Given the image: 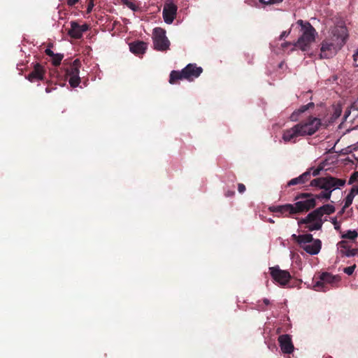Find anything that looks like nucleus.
Instances as JSON below:
<instances>
[{
    "instance_id": "nucleus-1",
    "label": "nucleus",
    "mask_w": 358,
    "mask_h": 358,
    "mask_svg": "<svg viewBox=\"0 0 358 358\" xmlns=\"http://www.w3.org/2000/svg\"><path fill=\"white\" fill-rule=\"evenodd\" d=\"M348 38L347 27L343 24L336 25L331 31V36L324 39L321 44V57H332L345 44Z\"/></svg>"
},
{
    "instance_id": "nucleus-2",
    "label": "nucleus",
    "mask_w": 358,
    "mask_h": 358,
    "mask_svg": "<svg viewBox=\"0 0 358 358\" xmlns=\"http://www.w3.org/2000/svg\"><path fill=\"white\" fill-rule=\"evenodd\" d=\"M321 120L310 116L292 128L283 131L282 139L285 142L296 143L297 138L313 135L320 127Z\"/></svg>"
},
{
    "instance_id": "nucleus-3",
    "label": "nucleus",
    "mask_w": 358,
    "mask_h": 358,
    "mask_svg": "<svg viewBox=\"0 0 358 358\" xmlns=\"http://www.w3.org/2000/svg\"><path fill=\"white\" fill-rule=\"evenodd\" d=\"M296 24L300 27L299 32L301 33V36L294 43L292 50L298 48L302 51H306L309 49L310 44L315 41L316 31L310 22H303L302 20H297Z\"/></svg>"
},
{
    "instance_id": "nucleus-4",
    "label": "nucleus",
    "mask_w": 358,
    "mask_h": 358,
    "mask_svg": "<svg viewBox=\"0 0 358 358\" xmlns=\"http://www.w3.org/2000/svg\"><path fill=\"white\" fill-rule=\"evenodd\" d=\"M203 72L201 66H197L196 64H189L181 71H171L169 75V82L171 85L176 84L180 80H187L193 81L198 78Z\"/></svg>"
},
{
    "instance_id": "nucleus-5",
    "label": "nucleus",
    "mask_w": 358,
    "mask_h": 358,
    "mask_svg": "<svg viewBox=\"0 0 358 358\" xmlns=\"http://www.w3.org/2000/svg\"><path fill=\"white\" fill-rule=\"evenodd\" d=\"M345 184V179L336 178L331 176H328L327 177H320L312 180L310 186L316 187L327 192L331 191V194L335 188L344 186Z\"/></svg>"
},
{
    "instance_id": "nucleus-6",
    "label": "nucleus",
    "mask_w": 358,
    "mask_h": 358,
    "mask_svg": "<svg viewBox=\"0 0 358 358\" xmlns=\"http://www.w3.org/2000/svg\"><path fill=\"white\" fill-rule=\"evenodd\" d=\"M153 45L158 51H166L169 49L170 41L166 36V31L161 27H156L153 30Z\"/></svg>"
},
{
    "instance_id": "nucleus-7",
    "label": "nucleus",
    "mask_w": 358,
    "mask_h": 358,
    "mask_svg": "<svg viewBox=\"0 0 358 358\" xmlns=\"http://www.w3.org/2000/svg\"><path fill=\"white\" fill-rule=\"evenodd\" d=\"M269 271L273 280L281 286L287 285L292 278L289 271L281 270L278 266L270 267Z\"/></svg>"
},
{
    "instance_id": "nucleus-8",
    "label": "nucleus",
    "mask_w": 358,
    "mask_h": 358,
    "mask_svg": "<svg viewBox=\"0 0 358 358\" xmlns=\"http://www.w3.org/2000/svg\"><path fill=\"white\" fill-rule=\"evenodd\" d=\"M336 276L331 275L329 273H322L320 276V280H317L313 285V288L315 291L326 292L327 288V284H331L335 282Z\"/></svg>"
},
{
    "instance_id": "nucleus-9",
    "label": "nucleus",
    "mask_w": 358,
    "mask_h": 358,
    "mask_svg": "<svg viewBox=\"0 0 358 358\" xmlns=\"http://www.w3.org/2000/svg\"><path fill=\"white\" fill-rule=\"evenodd\" d=\"M89 26L87 24L80 25L76 21L71 22V28L68 31V34L73 38L79 39L82 38L83 34L87 31Z\"/></svg>"
},
{
    "instance_id": "nucleus-10",
    "label": "nucleus",
    "mask_w": 358,
    "mask_h": 358,
    "mask_svg": "<svg viewBox=\"0 0 358 358\" xmlns=\"http://www.w3.org/2000/svg\"><path fill=\"white\" fill-rule=\"evenodd\" d=\"M45 73L44 67L40 64L36 63L34 64L33 70L26 76V78L31 83L43 80Z\"/></svg>"
},
{
    "instance_id": "nucleus-11",
    "label": "nucleus",
    "mask_w": 358,
    "mask_h": 358,
    "mask_svg": "<svg viewBox=\"0 0 358 358\" xmlns=\"http://www.w3.org/2000/svg\"><path fill=\"white\" fill-rule=\"evenodd\" d=\"M278 343L282 352L285 354H291L294 349L292 338L288 334H282L278 337Z\"/></svg>"
},
{
    "instance_id": "nucleus-12",
    "label": "nucleus",
    "mask_w": 358,
    "mask_h": 358,
    "mask_svg": "<svg viewBox=\"0 0 358 358\" xmlns=\"http://www.w3.org/2000/svg\"><path fill=\"white\" fill-rule=\"evenodd\" d=\"M316 206L315 198L311 197L304 201H299L294 203L296 214L307 212Z\"/></svg>"
},
{
    "instance_id": "nucleus-13",
    "label": "nucleus",
    "mask_w": 358,
    "mask_h": 358,
    "mask_svg": "<svg viewBox=\"0 0 358 358\" xmlns=\"http://www.w3.org/2000/svg\"><path fill=\"white\" fill-rule=\"evenodd\" d=\"M338 252L342 256L348 257L358 255V248L351 249L347 241L342 240L337 243Z\"/></svg>"
},
{
    "instance_id": "nucleus-14",
    "label": "nucleus",
    "mask_w": 358,
    "mask_h": 358,
    "mask_svg": "<svg viewBox=\"0 0 358 358\" xmlns=\"http://www.w3.org/2000/svg\"><path fill=\"white\" fill-rule=\"evenodd\" d=\"M271 212L279 213L283 216L296 214L294 204H285L281 206H272L269 208Z\"/></svg>"
},
{
    "instance_id": "nucleus-15",
    "label": "nucleus",
    "mask_w": 358,
    "mask_h": 358,
    "mask_svg": "<svg viewBox=\"0 0 358 358\" xmlns=\"http://www.w3.org/2000/svg\"><path fill=\"white\" fill-rule=\"evenodd\" d=\"M177 7L176 5L171 3L164 6L163 9V18L166 23L171 24L176 17Z\"/></svg>"
},
{
    "instance_id": "nucleus-16",
    "label": "nucleus",
    "mask_w": 358,
    "mask_h": 358,
    "mask_svg": "<svg viewBox=\"0 0 358 358\" xmlns=\"http://www.w3.org/2000/svg\"><path fill=\"white\" fill-rule=\"evenodd\" d=\"M148 48V44L141 41H134L129 44L130 51L136 55H143Z\"/></svg>"
},
{
    "instance_id": "nucleus-17",
    "label": "nucleus",
    "mask_w": 358,
    "mask_h": 358,
    "mask_svg": "<svg viewBox=\"0 0 358 358\" xmlns=\"http://www.w3.org/2000/svg\"><path fill=\"white\" fill-rule=\"evenodd\" d=\"M312 170L313 168L309 169L299 176L292 178L287 182V186L290 187L299 184H304L306 182L310 179Z\"/></svg>"
},
{
    "instance_id": "nucleus-18",
    "label": "nucleus",
    "mask_w": 358,
    "mask_h": 358,
    "mask_svg": "<svg viewBox=\"0 0 358 358\" xmlns=\"http://www.w3.org/2000/svg\"><path fill=\"white\" fill-rule=\"evenodd\" d=\"M301 247L307 253L310 255H317L321 250L322 242L320 239H315L313 241L312 244L304 245Z\"/></svg>"
},
{
    "instance_id": "nucleus-19",
    "label": "nucleus",
    "mask_w": 358,
    "mask_h": 358,
    "mask_svg": "<svg viewBox=\"0 0 358 358\" xmlns=\"http://www.w3.org/2000/svg\"><path fill=\"white\" fill-rule=\"evenodd\" d=\"M80 67V62L79 59H75L69 67L66 69V75L70 76H78Z\"/></svg>"
},
{
    "instance_id": "nucleus-20",
    "label": "nucleus",
    "mask_w": 358,
    "mask_h": 358,
    "mask_svg": "<svg viewBox=\"0 0 358 358\" xmlns=\"http://www.w3.org/2000/svg\"><path fill=\"white\" fill-rule=\"evenodd\" d=\"M314 106H315V104H314L313 102H310V103H308L306 105L301 106L297 110L294 111L292 114L291 117H292V120H296V118L295 117V115H299L301 113H304L305 111H306L307 110H308L310 108H313Z\"/></svg>"
},
{
    "instance_id": "nucleus-21",
    "label": "nucleus",
    "mask_w": 358,
    "mask_h": 358,
    "mask_svg": "<svg viewBox=\"0 0 358 358\" xmlns=\"http://www.w3.org/2000/svg\"><path fill=\"white\" fill-rule=\"evenodd\" d=\"M315 214L316 213H314V210L312 211L305 218H302L299 221V225L317 222L318 220Z\"/></svg>"
},
{
    "instance_id": "nucleus-22",
    "label": "nucleus",
    "mask_w": 358,
    "mask_h": 358,
    "mask_svg": "<svg viewBox=\"0 0 358 358\" xmlns=\"http://www.w3.org/2000/svg\"><path fill=\"white\" fill-rule=\"evenodd\" d=\"M358 237V233L355 230H348L345 233L341 235V238L343 239H349L355 241Z\"/></svg>"
},
{
    "instance_id": "nucleus-23",
    "label": "nucleus",
    "mask_w": 358,
    "mask_h": 358,
    "mask_svg": "<svg viewBox=\"0 0 358 358\" xmlns=\"http://www.w3.org/2000/svg\"><path fill=\"white\" fill-rule=\"evenodd\" d=\"M299 244L302 246V244L306 245V243H312L313 239V235L310 234H307L304 235H299Z\"/></svg>"
},
{
    "instance_id": "nucleus-24",
    "label": "nucleus",
    "mask_w": 358,
    "mask_h": 358,
    "mask_svg": "<svg viewBox=\"0 0 358 358\" xmlns=\"http://www.w3.org/2000/svg\"><path fill=\"white\" fill-rule=\"evenodd\" d=\"M331 191H322L321 192L320 194H315V195H313V198H315L317 199H324L326 201H328L329 199H330L331 198Z\"/></svg>"
},
{
    "instance_id": "nucleus-25",
    "label": "nucleus",
    "mask_w": 358,
    "mask_h": 358,
    "mask_svg": "<svg viewBox=\"0 0 358 358\" xmlns=\"http://www.w3.org/2000/svg\"><path fill=\"white\" fill-rule=\"evenodd\" d=\"M321 208H322V210L324 215V214L331 215L335 212L334 206L332 205H330V204H325V205L321 206Z\"/></svg>"
},
{
    "instance_id": "nucleus-26",
    "label": "nucleus",
    "mask_w": 358,
    "mask_h": 358,
    "mask_svg": "<svg viewBox=\"0 0 358 358\" xmlns=\"http://www.w3.org/2000/svg\"><path fill=\"white\" fill-rule=\"evenodd\" d=\"M322 224H323V222H320V221L315 222H313L311 224H309V225L306 226V228L310 231H315V230H320L322 228Z\"/></svg>"
},
{
    "instance_id": "nucleus-27",
    "label": "nucleus",
    "mask_w": 358,
    "mask_h": 358,
    "mask_svg": "<svg viewBox=\"0 0 358 358\" xmlns=\"http://www.w3.org/2000/svg\"><path fill=\"white\" fill-rule=\"evenodd\" d=\"M353 199H354V196L353 195H351L350 194H348L345 198V204H344V206L343 207L341 211V213H344L345 210L348 208L352 203L353 201Z\"/></svg>"
},
{
    "instance_id": "nucleus-28",
    "label": "nucleus",
    "mask_w": 358,
    "mask_h": 358,
    "mask_svg": "<svg viewBox=\"0 0 358 358\" xmlns=\"http://www.w3.org/2000/svg\"><path fill=\"white\" fill-rule=\"evenodd\" d=\"M64 57L62 54H55V56L52 57V63L54 66H59L61 64V62Z\"/></svg>"
},
{
    "instance_id": "nucleus-29",
    "label": "nucleus",
    "mask_w": 358,
    "mask_h": 358,
    "mask_svg": "<svg viewBox=\"0 0 358 358\" xmlns=\"http://www.w3.org/2000/svg\"><path fill=\"white\" fill-rule=\"evenodd\" d=\"M69 83L72 87H76L78 86V85L80 83V76H70Z\"/></svg>"
},
{
    "instance_id": "nucleus-30",
    "label": "nucleus",
    "mask_w": 358,
    "mask_h": 358,
    "mask_svg": "<svg viewBox=\"0 0 358 358\" xmlns=\"http://www.w3.org/2000/svg\"><path fill=\"white\" fill-rule=\"evenodd\" d=\"M311 197H313V194L311 193H301L296 196L295 200L296 201L299 199H308Z\"/></svg>"
},
{
    "instance_id": "nucleus-31",
    "label": "nucleus",
    "mask_w": 358,
    "mask_h": 358,
    "mask_svg": "<svg viewBox=\"0 0 358 358\" xmlns=\"http://www.w3.org/2000/svg\"><path fill=\"white\" fill-rule=\"evenodd\" d=\"M356 267H357L356 264H354L352 266L344 268L343 271L347 275H351L354 273Z\"/></svg>"
},
{
    "instance_id": "nucleus-32",
    "label": "nucleus",
    "mask_w": 358,
    "mask_h": 358,
    "mask_svg": "<svg viewBox=\"0 0 358 358\" xmlns=\"http://www.w3.org/2000/svg\"><path fill=\"white\" fill-rule=\"evenodd\" d=\"M283 0H259L262 3L266 5H273L281 3Z\"/></svg>"
},
{
    "instance_id": "nucleus-33",
    "label": "nucleus",
    "mask_w": 358,
    "mask_h": 358,
    "mask_svg": "<svg viewBox=\"0 0 358 358\" xmlns=\"http://www.w3.org/2000/svg\"><path fill=\"white\" fill-rule=\"evenodd\" d=\"M314 213H316L315 215H317V218L318 220L317 222H319V221L322 222V217L324 215V213L322 210V208L320 207V208L314 210Z\"/></svg>"
},
{
    "instance_id": "nucleus-34",
    "label": "nucleus",
    "mask_w": 358,
    "mask_h": 358,
    "mask_svg": "<svg viewBox=\"0 0 358 358\" xmlns=\"http://www.w3.org/2000/svg\"><path fill=\"white\" fill-rule=\"evenodd\" d=\"M358 180V171H355L350 177L348 184L351 185Z\"/></svg>"
},
{
    "instance_id": "nucleus-35",
    "label": "nucleus",
    "mask_w": 358,
    "mask_h": 358,
    "mask_svg": "<svg viewBox=\"0 0 358 358\" xmlns=\"http://www.w3.org/2000/svg\"><path fill=\"white\" fill-rule=\"evenodd\" d=\"M123 3L124 5L127 6L129 8L135 10L136 6L135 5L131 2L129 0H123Z\"/></svg>"
},
{
    "instance_id": "nucleus-36",
    "label": "nucleus",
    "mask_w": 358,
    "mask_h": 358,
    "mask_svg": "<svg viewBox=\"0 0 358 358\" xmlns=\"http://www.w3.org/2000/svg\"><path fill=\"white\" fill-rule=\"evenodd\" d=\"M51 47H52V44H49L48 48L45 50V54L50 57H52V56H55V53L50 49Z\"/></svg>"
},
{
    "instance_id": "nucleus-37",
    "label": "nucleus",
    "mask_w": 358,
    "mask_h": 358,
    "mask_svg": "<svg viewBox=\"0 0 358 358\" xmlns=\"http://www.w3.org/2000/svg\"><path fill=\"white\" fill-rule=\"evenodd\" d=\"M349 194L353 195L354 196L355 194H358V185H354Z\"/></svg>"
},
{
    "instance_id": "nucleus-38",
    "label": "nucleus",
    "mask_w": 358,
    "mask_h": 358,
    "mask_svg": "<svg viewBox=\"0 0 358 358\" xmlns=\"http://www.w3.org/2000/svg\"><path fill=\"white\" fill-rule=\"evenodd\" d=\"M322 169H323V167H322V166L318 167L315 169H313V172L311 173V175H313V176H317L320 175V171Z\"/></svg>"
},
{
    "instance_id": "nucleus-39",
    "label": "nucleus",
    "mask_w": 358,
    "mask_h": 358,
    "mask_svg": "<svg viewBox=\"0 0 358 358\" xmlns=\"http://www.w3.org/2000/svg\"><path fill=\"white\" fill-rule=\"evenodd\" d=\"M290 31H291V29L288 30V31H284L281 33L280 37H279V39L280 40H282L283 38H285V37L288 36V35L290 34Z\"/></svg>"
},
{
    "instance_id": "nucleus-40",
    "label": "nucleus",
    "mask_w": 358,
    "mask_h": 358,
    "mask_svg": "<svg viewBox=\"0 0 358 358\" xmlns=\"http://www.w3.org/2000/svg\"><path fill=\"white\" fill-rule=\"evenodd\" d=\"M94 7V2H93V0H90V2L88 3V5H87V13H91L92 8Z\"/></svg>"
},
{
    "instance_id": "nucleus-41",
    "label": "nucleus",
    "mask_w": 358,
    "mask_h": 358,
    "mask_svg": "<svg viewBox=\"0 0 358 358\" xmlns=\"http://www.w3.org/2000/svg\"><path fill=\"white\" fill-rule=\"evenodd\" d=\"M238 190L240 193H243L245 191V186L243 183H238Z\"/></svg>"
},
{
    "instance_id": "nucleus-42",
    "label": "nucleus",
    "mask_w": 358,
    "mask_h": 358,
    "mask_svg": "<svg viewBox=\"0 0 358 358\" xmlns=\"http://www.w3.org/2000/svg\"><path fill=\"white\" fill-rule=\"evenodd\" d=\"M333 224H334V228H335V229H336V231H340V232H341V225H340V224L337 222V220H334L333 221Z\"/></svg>"
},
{
    "instance_id": "nucleus-43",
    "label": "nucleus",
    "mask_w": 358,
    "mask_h": 358,
    "mask_svg": "<svg viewBox=\"0 0 358 358\" xmlns=\"http://www.w3.org/2000/svg\"><path fill=\"white\" fill-rule=\"evenodd\" d=\"M354 62L356 66H358V48L355 54L353 55Z\"/></svg>"
},
{
    "instance_id": "nucleus-44",
    "label": "nucleus",
    "mask_w": 358,
    "mask_h": 358,
    "mask_svg": "<svg viewBox=\"0 0 358 358\" xmlns=\"http://www.w3.org/2000/svg\"><path fill=\"white\" fill-rule=\"evenodd\" d=\"M78 2V0H67L66 3L69 6H73Z\"/></svg>"
},
{
    "instance_id": "nucleus-45",
    "label": "nucleus",
    "mask_w": 358,
    "mask_h": 358,
    "mask_svg": "<svg viewBox=\"0 0 358 358\" xmlns=\"http://www.w3.org/2000/svg\"><path fill=\"white\" fill-rule=\"evenodd\" d=\"M235 194V192L233 191V190H229V191H227L224 194V195L227 196V197H229V196H233Z\"/></svg>"
},
{
    "instance_id": "nucleus-46",
    "label": "nucleus",
    "mask_w": 358,
    "mask_h": 358,
    "mask_svg": "<svg viewBox=\"0 0 358 358\" xmlns=\"http://www.w3.org/2000/svg\"><path fill=\"white\" fill-rule=\"evenodd\" d=\"M289 45H293L294 46V43H291V42H285V43H283L281 46L283 49L287 48L288 46Z\"/></svg>"
},
{
    "instance_id": "nucleus-47",
    "label": "nucleus",
    "mask_w": 358,
    "mask_h": 358,
    "mask_svg": "<svg viewBox=\"0 0 358 358\" xmlns=\"http://www.w3.org/2000/svg\"><path fill=\"white\" fill-rule=\"evenodd\" d=\"M299 236H297V235H296V234H293V235L292 236V239H293V240H294V241H296L298 243H299Z\"/></svg>"
},
{
    "instance_id": "nucleus-48",
    "label": "nucleus",
    "mask_w": 358,
    "mask_h": 358,
    "mask_svg": "<svg viewBox=\"0 0 358 358\" xmlns=\"http://www.w3.org/2000/svg\"><path fill=\"white\" fill-rule=\"evenodd\" d=\"M263 303L265 306H268L270 304V301L268 299H264Z\"/></svg>"
},
{
    "instance_id": "nucleus-49",
    "label": "nucleus",
    "mask_w": 358,
    "mask_h": 358,
    "mask_svg": "<svg viewBox=\"0 0 358 358\" xmlns=\"http://www.w3.org/2000/svg\"><path fill=\"white\" fill-rule=\"evenodd\" d=\"M51 91H52V89H51V88H50L49 87H47L45 88V92H46L47 93H50Z\"/></svg>"
},
{
    "instance_id": "nucleus-50",
    "label": "nucleus",
    "mask_w": 358,
    "mask_h": 358,
    "mask_svg": "<svg viewBox=\"0 0 358 358\" xmlns=\"http://www.w3.org/2000/svg\"><path fill=\"white\" fill-rule=\"evenodd\" d=\"M269 222H270L271 223H273V222H274V221H273V220H271V219H270V220H269Z\"/></svg>"
}]
</instances>
